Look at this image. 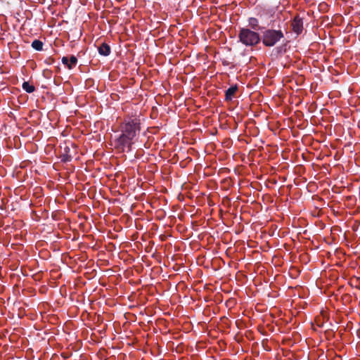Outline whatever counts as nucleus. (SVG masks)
I'll use <instances>...</instances> for the list:
<instances>
[{
	"mask_svg": "<svg viewBox=\"0 0 360 360\" xmlns=\"http://www.w3.org/2000/svg\"><path fill=\"white\" fill-rule=\"evenodd\" d=\"M120 135L114 139L113 146L120 152L129 151L141 131V122L136 117H127L120 127Z\"/></svg>",
	"mask_w": 360,
	"mask_h": 360,
	"instance_id": "f257e3e1",
	"label": "nucleus"
},
{
	"mask_svg": "<svg viewBox=\"0 0 360 360\" xmlns=\"http://www.w3.org/2000/svg\"><path fill=\"white\" fill-rule=\"evenodd\" d=\"M238 38L240 41L247 46H255L260 41L259 34L248 28H242L240 30Z\"/></svg>",
	"mask_w": 360,
	"mask_h": 360,
	"instance_id": "f03ea898",
	"label": "nucleus"
},
{
	"mask_svg": "<svg viewBox=\"0 0 360 360\" xmlns=\"http://www.w3.org/2000/svg\"><path fill=\"white\" fill-rule=\"evenodd\" d=\"M283 37L281 31L269 30L264 32L262 41L266 46H272Z\"/></svg>",
	"mask_w": 360,
	"mask_h": 360,
	"instance_id": "7ed1b4c3",
	"label": "nucleus"
},
{
	"mask_svg": "<svg viewBox=\"0 0 360 360\" xmlns=\"http://www.w3.org/2000/svg\"><path fill=\"white\" fill-rule=\"evenodd\" d=\"M292 27L293 31L297 34H300L303 30V22L302 18L298 16L295 17L292 22Z\"/></svg>",
	"mask_w": 360,
	"mask_h": 360,
	"instance_id": "20e7f679",
	"label": "nucleus"
},
{
	"mask_svg": "<svg viewBox=\"0 0 360 360\" xmlns=\"http://www.w3.org/2000/svg\"><path fill=\"white\" fill-rule=\"evenodd\" d=\"M61 61L64 65H65L69 70H71L76 66L77 63V58L75 56H71L70 58L63 56Z\"/></svg>",
	"mask_w": 360,
	"mask_h": 360,
	"instance_id": "39448f33",
	"label": "nucleus"
},
{
	"mask_svg": "<svg viewBox=\"0 0 360 360\" xmlns=\"http://www.w3.org/2000/svg\"><path fill=\"white\" fill-rule=\"evenodd\" d=\"M238 91L237 85L231 86L229 87L226 91V99L231 100L235 96L236 91Z\"/></svg>",
	"mask_w": 360,
	"mask_h": 360,
	"instance_id": "423d86ee",
	"label": "nucleus"
},
{
	"mask_svg": "<svg viewBox=\"0 0 360 360\" xmlns=\"http://www.w3.org/2000/svg\"><path fill=\"white\" fill-rule=\"evenodd\" d=\"M98 52L101 55L108 56L110 53V48L107 44H103L98 48Z\"/></svg>",
	"mask_w": 360,
	"mask_h": 360,
	"instance_id": "0eeeda50",
	"label": "nucleus"
},
{
	"mask_svg": "<svg viewBox=\"0 0 360 360\" xmlns=\"http://www.w3.org/2000/svg\"><path fill=\"white\" fill-rule=\"evenodd\" d=\"M22 89L27 93H32L35 90V87L27 82L22 84Z\"/></svg>",
	"mask_w": 360,
	"mask_h": 360,
	"instance_id": "6e6552de",
	"label": "nucleus"
},
{
	"mask_svg": "<svg viewBox=\"0 0 360 360\" xmlns=\"http://www.w3.org/2000/svg\"><path fill=\"white\" fill-rule=\"evenodd\" d=\"M32 47L37 51H41L43 48V43L38 39H35L32 43Z\"/></svg>",
	"mask_w": 360,
	"mask_h": 360,
	"instance_id": "1a4fd4ad",
	"label": "nucleus"
},
{
	"mask_svg": "<svg viewBox=\"0 0 360 360\" xmlns=\"http://www.w3.org/2000/svg\"><path fill=\"white\" fill-rule=\"evenodd\" d=\"M249 24L253 29H256V27L258 26V21L255 18H251L249 20Z\"/></svg>",
	"mask_w": 360,
	"mask_h": 360,
	"instance_id": "9d476101",
	"label": "nucleus"
}]
</instances>
